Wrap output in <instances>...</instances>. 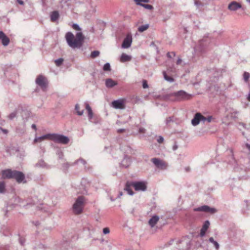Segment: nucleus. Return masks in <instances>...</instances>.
<instances>
[{
	"instance_id": "3c124183",
	"label": "nucleus",
	"mask_w": 250,
	"mask_h": 250,
	"mask_svg": "<svg viewBox=\"0 0 250 250\" xmlns=\"http://www.w3.org/2000/svg\"><path fill=\"white\" fill-rule=\"evenodd\" d=\"M88 116L89 120H91L93 117V112L92 110L90 111H88Z\"/></svg>"
},
{
	"instance_id": "5701e85b",
	"label": "nucleus",
	"mask_w": 250,
	"mask_h": 250,
	"mask_svg": "<svg viewBox=\"0 0 250 250\" xmlns=\"http://www.w3.org/2000/svg\"><path fill=\"white\" fill-rule=\"evenodd\" d=\"M159 220V217L157 215H153L149 220L148 224L151 228L154 227Z\"/></svg>"
},
{
	"instance_id": "13d9d810",
	"label": "nucleus",
	"mask_w": 250,
	"mask_h": 250,
	"mask_svg": "<svg viewBox=\"0 0 250 250\" xmlns=\"http://www.w3.org/2000/svg\"><path fill=\"white\" fill-rule=\"evenodd\" d=\"M207 121L206 117H204L201 114V122L202 121L203 123H205V121Z\"/></svg>"
},
{
	"instance_id": "69168bd1",
	"label": "nucleus",
	"mask_w": 250,
	"mask_h": 250,
	"mask_svg": "<svg viewBox=\"0 0 250 250\" xmlns=\"http://www.w3.org/2000/svg\"><path fill=\"white\" fill-rule=\"evenodd\" d=\"M182 62V60L180 58H178L176 62L177 64H180Z\"/></svg>"
},
{
	"instance_id": "a18cd8bd",
	"label": "nucleus",
	"mask_w": 250,
	"mask_h": 250,
	"mask_svg": "<svg viewBox=\"0 0 250 250\" xmlns=\"http://www.w3.org/2000/svg\"><path fill=\"white\" fill-rule=\"evenodd\" d=\"M164 141V139L163 136H159L157 139V141L159 144H162Z\"/></svg>"
},
{
	"instance_id": "dca6fc26",
	"label": "nucleus",
	"mask_w": 250,
	"mask_h": 250,
	"mask_svg": "<svg viewBox=\"0 0 250 250\" xmlns=\"http://www.w3.org/2000/svg\"><path fill=\"white\" fill-rule=\"evenodd\" d=\"M35 167L46 169H48L51 168V166L47 164L43 159L39 160L35 165Z\"/></svg>"
},
{
	"instance_id": "f704fd0d",
	"label": "nucleus",
	"mask_w": 250,
	"mask_h": 250,
	"mask_svg": "<svg viewBox=\"0 0 250 250\" xmlns=\"http://www.w3.org/2000/svg\"><path fill=\"white\" fill-rule=\"evenodd\" d=\"M17 111L15 110L14 112L11 113L9 115V116H8V118L9 120H12L17 116Z\"/></svg>"
},
{
	"instance_id": "0eeeda50",
	"label": "nucleus",
	"mask_w": 250,
	"mask_h": 250,
	"mask_svg": "<svg viewBox=\"0 0 250 250\" xmlns=\"http://www.w3.org/2000/svg\"><path fill=\"white\" fill-rule=\"evenodd\" d=\"M209 40L208 38H204L200 40L198 44L194 47L196 51L202 52L209 43Z\"/></svg>"
},
{
	"instance_id": "20e7f679",
	"label": "nucleus",
	"mask_w": 250,
	"mask_h": 250,
	"mask_svg": "<svg viewBox=\"0 0 250 250\" xmlns=\"http://www.w3.org/2000/svg\"><path fill=\"white\" fill-rule=\"evenodd\" d=\"M178 248L180 250H188L191 247V239L186 236L177 241Z\"/></svg>"
},
{
	"instance_id": "ea45409f",
	"label": "nucleus",
	"mask_w": 250,
	"mask_h": 250,
	"mask_svg": "<svg viewBox=\"0 0 250 250\" xmlns=\"http://www.w3.org/2000/svg\"><path fill=\"white\" fill-rule=\"evenodd\" d=\"M250 77V74L249 72H245L243 74V79L245 82H247Z\"/></svg>"
},
{
	"instance_id": "ddd939ff",
	"label": "nucleus",
	"mask_w": 250,
	"mask_h": 250,
	"mask_svg": "<svg viewBox=\"0 0 250 250\" xmlns=\"http://www.w3.org/2000/svg\"><path fill=\"white\" fill-rule=\"evenodd\" d=\"M151 161L159 168L165 169L167 167L166 163L159 158H154L151 159Z\"/></svg>"
},
{
	"instance_id": "393cba45",
	"label": "nucleus",
	"mask_w": 250,
	"mask_h": 250,
	"mask_svg": "<svg viewBox=\"0 0 250 250\" xmlns=\"http://www.w3.org/2000/svg\"><path fill=\"white\" fill-rule=\"evenodd\" d=\"M50 17L51 21L55 22L58 20L60 17V14L58 11H53L51 12Z\"/></svg>"
},
{
	"instance_id": "cd10ccee",
	"label": "nucleus",
	"mask_w": 250,
	"mask_h": 250,
	"mask_svg": "<svg viewBox=\"0 0 250 250\" xmlns=\"http://www.w3.org/2000/svg\"><path fill=\"white\" fill-rule=\"evenodd\" d=\"M88 184V183L87 182L86 179H83L82 181L81 182V186L83 187V190L82 191V193L83 194H86L87 193V187L85 186V184Z\"/></svg>"
},
{
	"instance_id": "c03bdc74",
	"label": "nucleus",
	"mask_w": 250,
	"mask_h": 250,
	"mask_svg": "<svg viewBox=\"0 0 250 250\" xmlns=\"http://www.w3.org/2000/svg\"><path fill=\"white\" fill-rule=\"evenodd\" d=\"M239 113V112L237 110H233L231 112V117L233 118H236V115Z\"/></svg>"
},
{
	"instance_id": "f257e3e1",
	"label": "nucleus",
	"mask_w": 250,
	"mask_h": 250,
	"mask_svg": "<svg viewBox=\"0 0 250 250\" xmlns=\"http://www.w3.org/2000/svg\"><path fill=\"white\" fill-rule=\"evenodd\" d=\"M65 39L68 45L72 48H80L83 45L84 39L83 33L81 31L76 33V37L70 32L65 35Z\"/></svg>"
},
{
	"instance_id": "4be33fe9",
	"label": "nucleus",
	"mask_w": 250,
	"mask_h": 250,
	"mask_svg": "<svg viewBox=\"0 0 250 250\" xmlns=\"http://www.w3.org/2000/svg\"><path fill=\"white\" fill-rule=\"evenodd\" d=\"M132 186V182L127 181L125 183L124 190L126 191L129 195H133L134 192L131 188Z\"/></svg>"
},
{
	"instance_id": "09e8293b",
	"label": "nucleus",
	"mask_w": 250,
	"mask_h": 250,
	"mask_svg": "<svg viewBox=\"0 0 250 250\" xmlns=\"http://www.w3.org/2000/svg\"><path fill=\"white\" fill-rule=\"evenodd\" d=\"M103 232L104 234H107L109 233L110 230L108 228H104L103 229Z\"/></svg>"
},
{
	"instance_id": "79ce46f5",
	"label": "nucleus",
	"mask_w": 250,
	"mask_h": 250,
	"mask_svg": "<svg viewBox=\"0 0 250 250\" xmlns=\"http://www.w3.org/2000/svg\"><path fill=\"white\" fill-rule=\"evenodd\" d=\"M141 6L143 7L144 8L148 9V10L153 9V6L150 4H141Z\"/></svg>"
},
{
	"instance_id": "2f4dec72",
	"label": "nucleus",
	"mask_w": 250,
	"mask_h": 250,
	"mask_svg": "<svg viewBox=\"0 0 250 250\" xmlns=\"http://www.w3.org/2000/svg\"><path fill=\"white\" fill-rule=\"evenodd\" d=\"M163 73L164 75V78L165 80L170 83L174 81V79L172 77H169L168 75H167L166 72L164 71Z\"/></svg>"
},
{
	"instance_id": "6e6d98bb",
	"label": "nucleus",
	"mask_w": 250,
	"mask_h": 250,
	"mask_svg": "<svg viewBox=\"0 0 250 250\" xmlns=\"http://www.w3.org/2000/svg\"><path fill=\"white\" fill-rule=\"evenodd\" d=\"M247 207L248 209H250V200L249 201H246Z\"/></svg>"
},
{
	"instance_id": "473e14b6",
	"label": "nucleus",
	"mask_w": 250,
	"mask_h": 250,
	"mask_svg": "<svg viewBox=\"0 0 250 250\" xmlns=\"http://www.w3.org/2000/svg\"><path fill=\"white\" fill-rule=\"evenodd\" d=\"M174 116H170L167 118L165 120V123L166 125H169L171 123H173L174 121Z\"/></svg>"
},
{
	"instance_id": "58836bf2",
	"label": "nucleus",
	"mask_w": 250,
	"mask_h": 250,
	"mask_svg": "<svg viewBox=\"0 0 250 250\" xmlns=\"http://www.w3.org/2000/svg\"><path fill=\"white\" fill-rule=\"evenodd\" d=\"M134 1L137 5L141 6V4H144L142 2L147 3L149 2V0H134Z\"/></svg>"
},
{
	"instance_id": "1a4fd4ad",
	"label": "nucleus",
	"mask_w": 250,
	"mask_h": 250,
	"mask_svg": "<svg viewBox=\"0 0 250 250\" xmlns=\"http://www.w3.org/2000/svg\"><path fill=\"white\" fill-rule=\"evenodd\" d=\"M12 179H14L18 183H25L26 181L25 180L24 174L20 171L14 170Z\"/></svg>"
},
{
	"instance_id": "6e6552de",
	"label": "nucleus",
	"mask_w": 250,
	"mask_h": 250,
	"mask_svg": "<svg viewBox=\"0 0 250 250\" xmlns=\"http://www.w3.org/2000/svg\"><path fill=\"white\" fill-rule=\"evenodd\" d=\"M35 82L43 90L47 87L48 85L47 79L42 75H40L36 78Z\"/></svg>"
},
{
	"instance_id": "9d476101",
	"label": "nucleus",
	"mask_w": 250,
	"mask_h": 250,
	"mask_svg": "<svg viewBox=\"0 0 250 250\" xmlns=\"http://www.w3.org/2000/svg\"><path fill=\"white\" fill-rule=\"evenodd\" d=\"M111 106L115 109H124L125 108V100L120 99L114 100L111 103Z\"/></svg>"
},
{
	"instance_id": "4d7b16f0",
	"label": "nucleus",
	"mask_w": 250,
	"mask_h": 250,
	"mask_svg": "<svg viewBox=\"0 0 250 250\" xmlns=\"http://www.w3.org/2000/svg\"><path fill=\"white\" fill-rule=\"evenodd\" d=\"M63 167H65L66 168H68L69 166H70V165L68 163H64L62 165Z\"/></svg>"
},
{
	"instance_id": "412c9836",
	"label": "nucleus",
	"mask_w": 250,
	"mask_h": 250,
	"mask_svg": "<svg viewBox=\"0 0 250 250\" xmlns=\"http://www.w3.org/2000/svg\"><path fill=\"white\" fill-rule=\"evenodd\" d=\"M209 222L208 221H206L201 229L200 235L201 237H203L206 234V232L209 226Z\"/></svg>"
},
{
	"instance_id": "4c0bfd02",
	"label": "nucleus",
	"mask_w": 250,
	"mask_h": 250,
	"mask_svg": "<svg viewBox=\"0 0 250 250\" xmlns=\"http://www.w3.org/2000/svg\"><path fill=\"white\" fill-rule=\"evenodd\" d=\"M103 70L104 71H110V64L109 62H106V63L104 64V65L103 66Z\"/></svg>"
},
{
	"instance_id": "aec40b11",
	"label": "nucleus",
	"mask_w": 250,
	"mask_h": 250,
	"mask_svg": "<svg viewBox=\"0 0 250 250\" xmlns=\"http://www.w3.org/2000/svg\"><path fill=\"white\" fill-rule=\"evenodd\" d=\"M201 114L197 113L195 114L193 119L191 120V124L193 126L198 125L201 122Z\"/></svg>"
},
{
	"instance_id": "f03ea898",
	"label": "nucleus",
	"mask_w": 250,
	"mask_h": 250,
	"mask_svg": "<svg viewBox=\"0 0 250 250\" xmlns=\"http://www.w3.org/2000/svg\"><path fill=\"white\" fill-rule=\"evenodd\" d=\"M84 203V198L82 196H79L76 200L72 207L73 212L79 214L83 212Z\"/></svg>"
},
{
	"instance_id": "bf43d9fd",
	"label": "nucleus",
	"mask_w": 250,
	"mask_h": 250,
	"mask_svg": "<svg viewBox=\"0 0 250 250\" xmlns=\"http://www.w3.org/2000/svg\"><path fill=\"white\" fill-rule=\"evenodd\" d=\"M150 46H155V48H156V49L157 50V53L159 52V49H158V47L154 44V43L153 42H151V44H150Z\"/></svg>"
},
{
	"instance_id": "37998d69",
	"label": "nucleus",
	"mask_w": 250,
	"mask_h": 250,
	"mask_svg": "<svg viewBox=\"0 0 250 250\" xmlns=\"http://www.w3.org/2000/svg\"><path fill=\"white\" fill-rule=\"evenodd\" d=\"M73 29L77 31H81V29L79 25L77 23L73 24L72 26Z\"/></svg>"
},
{
	"instance_id": "052dcab7",
	"label": "nucleus",
	"mask_w": 250,
	"mask_h": 250,
	"mask_svg": "<svg viewBox=\"0 0 250 250\" xmlns=\"http://www.w3.org/2000/svg\"><path fill=\"white\" fill-rule=\"evenodd\" d=\"M38 247H39V248H40V249H45L46 248V246H45V245L42 244H39Z\"/></svg>"
},
{
	"instance_id": "7c9ffc66",
	"label": "nucleus",
	"mask_w": 250,
	"mask_h": 250,
	"mask_svg": "<svg viewBox=\"0 0 250 250\" xmlns=\"http://www.w3.org/2000/svg\"><path fill=\"white\" fill-rule=\"evenodd\" d=\"M69 1V0H62L60 1L59 7L62 8H65V7L69 6V3H68Z\"/></svg>"
},
{
	"instance_id": "423d86ee",
	"label": "nucleus",
	"mask_w": 250,
	"mask_h": 250,
	"mask_svg": "<svg viewBox=\"0 0 250 250\" xmlns=\"http://www.w3.org/2000/svg\"><path fill=\"white\" fill-rule=\"evenodd\" d=\"M132 186L136 191L144 192L147 190V182L146 181H132Z\"/></svg>"
},
{
	"instance_id": "e433bc0d",
	"label": "nucleus",
	"mask_w": 250,
	"mask_h": 250,
	"mask_svg": "<svg viewBox=\"0 0 250 250\" xmlns=\"http://www.w3.org/2000/svg\"><path fill=\"white\" fill-rule=\"evenodd\" d=\"M63 62V59L62 58H59L55 60V62L56 65L57 66H61Z\"/></svg>"
},
{
	"instance_id": "c85d7f7f",
	"label": "nucleus",
	"mask_w": 250,
	"mask_h": 250,
	"mask_svg": "<svg viewBox=\"0 0 250 250\" xmlns=\"http://www.w3.org/2000/svg\"><path fill=\"white\" fill-rule=\"evenodd\" d=\"M6 192L5 183L3 181H0V194H4Z\"/></svg>"
},
{
	"instance_id": "680f3d73",
	"label": "nucleus",
	"mask_w": 250,
	"mask_h": 250,
	"mask_svg": "<svg viewBox=\"0 0 250 250\" xmlns=\"http://www.w3.org/2000/svg\"><path fill=\"white\" fill-rule=\"evenodd\" d=\"M16 1L20 5L24 4V1L22 0H16Z\"/></svg>"
},
{
	"instance_id": "a211bd4d",
	"label": "nucleus",
	"mask_w": 250,
	"mask_h": 250,
	"mask_svg": "<svg viewBox=\"0 0 250 250\" xmlns=\"http://www.w3.org/2000/svg\"><path fill=\"white\" fill-rule=\"evenodd\" d=\"M52 134H46L40 137H36L34 140V143L41 142L45 139L51 140Z\"/></svg>"
},
{
	"instance_id": "0e129e2a",
	"label": "nucleus",
	"mask_w": 250,
	"mask_h": 250,
	"mask_svg": "<svg viewBox=\"0 0 250 250\" xmlns=\"http://www.w3.org/2000/svg\"><path fill=\"white\" fill-rule=\"evenodd\" d=\"M178 148V146L176 145V144H175L173 147H172V149L173 150L175 151Z\"/></svg>"
},
{
	"instance_id": "c9c22d12",
	"label": "nucleus",
	"mask_w": 250,
	"mask_h": 250,
	"mask_svg": "<svg viewBox=\"0 0 250 250\" xmlns=\"http://www.w3.org/2000/svg\"><path fill=\"white\" fill-rule=\"evenodd\" d=\"M79 163H81L83 166H85L86 164V162L85 160L83 159V158H80L78 160H76L74 163L73 165L78 164Z\"/></svg>"
},
{
	"instance_id": "338daca9",
	"label": "nucleus",
	"mask_w": 250,
	"mask_h": 250,
	"mask_svg": "<svg viewBox=\"0 0 250 250\" xmlns=\"http://www.w3.org/2000/svg\"><path fill=\"white\" fill-rule=\"evenodd\" d=\"M211 119H212V117L211 116H208V117L207 118H206V119H207V121H208V122H210L211 121Z\"/></svg>"
},
{
	"instance_id": "b1692460",
	"label": "nucleus",
	"mask_w": 250,
	"mask_h": 250,
	"mask_svg": "<svg viewBox=\"0 0 250 250\" xmlns=\"http://www.w3.org/2000/svg\"><path fill=\"white\" fill-rule=\"evenodd\" d=\"M131 164V160L130 159L127 157L126 155L125 156V157L122 162L121 163V165L122 167L126 168Z\"/></svg>"
},
{
	"instance_id": "8fccbe9b",
	"label": "nucleus",
	"mask_w": 250,
	"mask_h": 250,
	"mask_svg": "<svg viewBox=\"0 0 250 250\" xmlns=\"http://www.w3.org/2000/svg\"><path fill=\"white\" fill-rule=\"evenodd\" d=\"M25 239L24 238H20L19 239V242L21 246H23L25 243Z\"/></svg>"
},
{
	"instance_id": "49530a36",
	"label": "nucleus",
	"mask_w": 250,
	"mask_h": 250,
	"mask_svg": "<svg viewBox=\"0 0 250 250\" xmlns=\"http://www.w3.org/2000/svg\"><path fill=\"white\" fill-rule=\"evenodd\" d=\"M172 56H175V53L174 52H168L167 54V56L168 58H171Z\"/></svg>"
},
{
	"instance_id": "e2e57ef3",
	"label": "nucleus",
	"mask_w": 250,
	"mask_h": 250,
	"mask_svg": "<svg viewBox=\"0 0 250 250\" xmlns=\"http://www.w3.org/2000/svg\"><path fill=\"white\" fill-rule=\"evenodd\" d=\"M35 205V202H34L33 203H27V204L26 205H23V207H27L30 205Z\"/></svg>"
},
{
	"instance_id": "6ab92c4d",
	"label": "nucleus",
	"mask_w": 250,
	"mask_h": 250,
	"mask_svg": "<svg viewBox=\"0 0 250 250\" xmlns=\"http://www.w3.org/2000/svg\"><path fill=\"white\" fill-rule=\"evenodd\" d=\"M118 83L111 78L106 79L105 81V84L107 88H111L117 85Z\"/></svg>"
},
{
	"instance_id": "a19ab883",
	"label": "nucleus",
	"mask_w": 250,
	"mask_h": 250,
	"mask_svg": "<svg viewBox=\"0 0 250 250\" xmlns=\"http://www.w3.org/2000/svg\"><path fill=\"white\" fill-rule=\"evenodd\" d=\"M100 54V52L98 50H95L91 52V57L92 58H95L97 57H98Z\"/></svg>"
},
{
	"instance_id": "c756f323",
	"label": "nucleus",
	"mask_w": 250,
	"mask_h": 250,
	"mask_svg": "<svg viewBox=\"0 0 250 250\" xmlns=\"http://www.w3.org/2000/svg\"><path fill=\"white\" fill-rule=\"evenodd\" d=\"M149 26V25L148 24L142 25L138 28V31L139 32H143L146 30L148 28Z\"/></svg>"
},
{
	"instance_id": "2eb2a0df",
	"label": "nucleus",
	"mask_w": 250,
	"mask_h": 250,
	"mask_svg": "<svg viewBox=\"0 0 250 250\" xmlns=\"http://www.w3.org/2000/svg\"><path fill=\"white\" fill-rule=\"evenodd\" d=\"M0 41L4 46H7L10 42L9 39L2 31H0Z\"/></svg>"
},
{
	"instance_id": "f3484780",
	"label": "nucleus",
	"mask_w": 250,
	"mask_h": 250,
	"mask_svg": "<svg viewBox=\"0 0 250 250\" xmlns=\"http://www.w3.org/2000/svg\"><path fill=\"white\" fill-rule=\"evenodd\" d=\"M14 170L10 169L3 170L1 174L3 179H12Z\"/></svg>"
},
{
	"instance_id": "864d4df0",
	"label": "nucleus",
	"mask_w": 250,
	"mask_h": 250,
	"mask_svg": "<svg viewBox=\"0 0 250 250\" xmlns=\"http://www.w3.org/2000/svg\"><path fill=\"white\" fill-rule=\"evenodd\" d=\"M85 108L87 110V112L88 111H90L92 110L91 108L90 107V106H89V105L88 104H85Z\"/></svg>"
},
{
	"instance_id": "39448f33",
	"label": "nucleus",
	"mask_w": 250,
	"mask_h": 250,
	"mask_svg": "<svg viewBox=\"0 0 250 250\" xmlns=\"http://www.w3.org/2000/svg\"><path fill=\"white\" fill-rule=\"evenodd\" d=\"M51 140L55 143L63 145L67 144L70 141L69 138L67 136L56 133L52 134Z\"/></svg>"
},
{
	"instance_id": "5fc2aeb1",
	"label": "nucleus",
	"mask_w": 250,
	"mask_h": 250,
	"mask_svg": "<svg viewBox=\"0 0 250 250\" xmlns=\"http://www.w3.org/2000/svg\"><path fill=\"white\" fill-rule=\"evenodd\" d=\"M0 130L2 131V132L5 134H6L8 133V130L6 129H4L2 128L1 127H0Z\"/></svg>"
},
{
	"instance_id": "4468645a",
	"label": "nucleus",
	"mask_w": 250,
	"mask_h": 250,
	"mask_svg": "<svg viewBox=\"0 0 250 250\" xmlns=\"http://www.w3.org/2000/svg\"><path fill=\"white\" fill-rule=\"evenodd\" d=\"M132 42V38L131 35L127 34L123 42L122 47L123 48H129L131 45Z\"/></svg>"
},
{
	"instance_id": "f8f14e48",
	"label": "nucleus",
	"mask_w": 250,
	"mask_h": 250,
	"mask_svg": "<svg viewBox=\"0 0 250 250\" xmlns=\"http://www.w3.org/2000/svg\"><path fill=\"white\" fill-rule=\"evenodd\" d=\"M228 8L231 11H236V10L241 9L244 10V9L242 7L241 3L236 1H232L228 5Z\"/></svg>"
},
{
	"instance_id": "72a5a7b5",
	"label": "nucleus",
	"mask_w": 250,
	"mask_h": 250,
	"mask_svg": "<svg viewBox=\"0 0 250 250\" xmlns=\"http://www.w3.org/2000/svg\"><path fill=\"white\" fill-rule=\"evenodd\" d=\"M75 109L77 111V113L78 115L81 116L83 113V110H82L81 111L80 110V106L78 104H76L75 106Z\"/></svg>"
},
{
	"instance_id": "9b49d317",
	"label": "nucleus",
	"mask_w": 250,
	"mask_h": 250,
	"mask_svg": "<svg viewBox=\"0 0 250 250\" xmlns=\"http://www.w3.org/2000/svg\"><path fill=\"white\" fill-rule=\"evenodd\" d=\"M194 210L195 211H203L206 212H210L214 213L216 211V209L214 208H210L207 205H204L197 208H195Z\"/></svg>"
},
{
	"instance_id": "774afa93",
	"label": "nucleus",
	"mask_w": 250,
	"mask_h": 250,
	"mask_svg": "<svg viewBox=\"0 0 250 250\" xmlns=\"http://www.w3.org/2000/svg\"><path fill=\"white\" fill-rule=\"evenodd\" d=\"M246 146L250 151V145L249 144H246Z\"/></svg>"
},
{
	"instance_id": "603ef678",
	"label": "nucleus",
	"mask_w": 250,
	"mask_h": 250,
	"mask_svg": "<svg viewBox=\"0 0 250 250\" xmlns=\"http://www.w3.org/2000/svg\"><path fill=\"white\" fill-rule=\"evenodd\" d=\"M145 131H146V129L144 128V127H140L139 128V132L140 133H145Z\"/></svg>"
},
{
	"instance_id": "de8ad7c7",
	"label": "nucleus",
	"mask_w": 250,
	"mask_h": 250,
	"mask_svg": "<svg viewBox=\"0 0 250 250\" xmlns=\"http://www.w3.org/2000/svg\"><path fill=\"white\" fill-rule=\"evenodd\" d=\"M142 86L144 88H147L148 87V85L146 80H143Z\"/></svg>"
},
{
	"instance_id": "a878e982",
	"label": "nucleus",
	"mask_w": 250,
	"mask_h": 250,
	"mask_svg": "<svg viewBox=\"0 0 250 250\" xmlns=\"http://www.w3.org/2000/svg\"><path fill=\"white\" fill-rule=\"evenodd\" d=\"M131 60V56L125 53H122L120 57V61L122 62L130 61Z\"/></svg>"
},
{
	"instance_id": "bb28decb",
	"label": "nucleus",
	"mask_w": 250,
	"mask_h": 250,
	"mask_svg": "<svg viewBox=\"0 0 250 250\" xmlns=\"http://www.w3.org/2000/svg\"><path fill=\"white\" fill-rule=\"evenodd\" d=\"M208 241L212 243L215 249L216 250H218L220 248V245L216 241L214 240V238L212 237H211L209 238Z\"/></svg>"
},
{
	"instance_id": "7ed1b4c3",
	"label": "nucleus",
	"mask_w": 250,
	"mask_h": 250,
	"mask_svg": "<svg viewBox=\"0 0 250 250\" xmlns=\"http://www.w3.org/2000/svg\"><path fill=\"white\" fill-rule=\"evenodd\" d=\"M169 96L174 97L175 101H177L188 100L192 97L191 94H188L184 90L173 92L169 94Z\"/></svg>"
}]
</instances>
